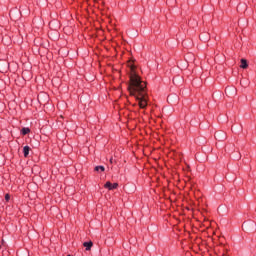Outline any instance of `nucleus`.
<instances>
[{"label": "nucleus", "instance_id": "obj_1", "mask_svg": "<svg viewBox=\"0 0 256 256\" xmlns=\"http://www.w3.org/2000/svg\"><path fill=\"white\" fill-rule=\"evenodd\" d=\"M130 85L128 90L130 95L136 97L140 109L147 107V83L141 80V77L135 72V67H131Z\"/></svg>", "mask_w": 256, "mask_h": 256}, {"label": "nucleus", "instance_id": "obj_2", "mask_svg": "<svg viewBox=\"0 0 256 256\" xmlns=\"http://www.w3.org/2000/svg\"><path fill=\"white\" fill-rule=\"evenodd\" d=\"M255 229H256V224L253 221L246 222V223L243 224V230L244 231H255Z\"/></svg>", "mask_w": 256, "mask_h": 256}, {"label": "nucleus", "instance_id": "obj_3", "mask_svg": "<svg viewBox=\"0 0 256 256\" xmlns=\"http://www.w3.org/2000/svg\"><path fill=\"white\" fill-rule=\"evenodd\" d=\"M104 187L105 189H109L110 191H113V189H117V187H119V184L118 183L112 184L111 182H106Z\"/></svg>", "mask_w": 256, "mask_h": 256}, {"label": "nucleus", "instance_id": "obj_4", "mask_svg": "<svg viewBox=\"0 0 256 256\" xmlns=\"http://www.w3.org/2000/svg\"><path fill=\"white\" fill-rule=\"evenodd\" d=\"M83 246L86 248V251H91V247H93V242H84Z\"/></svg>", "mask_w": 256, "mask_h": 256}, {"label": "nucleus", "instance_id": "obj_5", "mask_svg": "<svg viewBox=\"0 0 256 256\" xmlns=\"http://www.w3.org/2000/svg\"><path fill=\"white\" fill-rule=\"evenodd\" d=\"M29 151H31V147L24 146L23 148L24 157H29Z\"/></svg>", "mask_w": 256, "mask_h": 256}, {"label": "nucleus", "instance_id": "obj_6", "mask_svg": "<svg viewBox=\"0 0 256 256\" xmlns=\"http://www.w3.org/2000/svg\"><path fill=\"white\" fill-rule=\"evenodd\" d=\"M248 66L249 65L247 64V60L246 59H242L241 60V65H240L241 69H247Z\"/></svg>", "mask_w": 256, "mask_h": 256}, {"label": "nucleus", "instance_id": "obj_7", "mask_svg": "<svg viewBox=\"0 0 256 256\" xmlns=\"http://www.w3.org/2000/svg\"><path fill=\"white\" fill-rule=\"evenodd\" d=\"M21 133H22V135H27V134L31 133V129H29V128H22Z\"/></svg>", "mask_w": 256, "mask_h": 256}, {"label": "nucleus", "instance_id": "obj_8", "mask_svg": "<svg viewBox=\"0 0 256 256\" xmlns=\"http://www.w3.org/2000/svg\"><path fill=\"white\" fill-rule=\"evenodd\" d=\"M94 171H97V173H99V171L103 172V171H105V167L104 166H96L94 168Z\"/></svg>", "mask_w": 256, "mask_h": 256}, {"label": "nucleus", "instance_id": "obj_9", "mask_svg": "<svg viewBox=\"0 0 256 256\" xmlns=\"http://www.w3.org/2000/svg\"><path fill=\"white\" fill-rule=\"evenodd\" d=\"M10 199H11V196H10L9 194H6V195H5V200H6V201H9Z\"/></svg>", "mask_w": 256, "mask_h": 256}, {"label": "nucleus", "instance_id": "obj_10", "mask_svg": "<svg viewBox=\"0 0 256 256\" xmlns=\"http://www.w3.org/2000/svg\"><path fill=\"white\" fill-rule=\"evenodd\" d=\"M110 163H113V158L110 159Z\"/></svg>", "mask_w": 256, "mask_h": 256}]
</instances>
